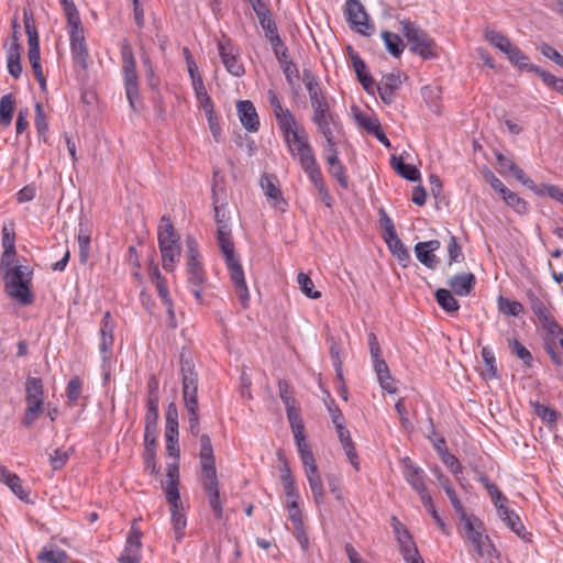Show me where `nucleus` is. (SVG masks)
Wrapping results in <instances>:
<instances>
[{
    "instance_id": "412c9836",
    "label": "nucleus",
    "mask_w": 563,
    "mask_h": 563,
    "mask_svg": "<svg viewBox=\"0 0 563 563\" xmlns=\"http://www.w3.org/2000/svg\"><path fill=\"white\" fill-rule=\"evenodd\" d=\"M498 516L525 542L531 541V533L527 532L520 517L505 504L498 506Z\"/></svg>"
},
{
    "instance_id": "72a5a7b5",
    "label": "nucleus",
    "mask_w": 563,
    "mask_h": 563,
    "mask_svg": "<svg viewBox=\"0 0 563 563\" xmlns=\"http://www.w3.org/2000/svg\"><path fill=\"white\" fill-rule=\"evenodd\" d=\"M547 330V335L544 338V350L551 356L553 363L555 365H562L563 361L561 356L556 353V349L559 346V339L563 336V329L558 323V331L553 330V333L550 329Z\"/></svg>"
},
{
    "instance_id": "e433bc0d",
    "label": "nucleus",
    "mask_w": 563,
    "mask_h": 563,
    "mask_svg": "<svg viewBox=\"0 0 563 563\" xmlns=\"http://www.w3.org/2000/svg\"><path fill=\"white\" fill-rule=\"evenodd\" d=\"M393 168L405 179L417 181L420 179V172L410 164H405L402 157L393 156L390 159Z\"/></svg>"
},
{
    "instance_id": "774afa93",
    "label": "nucleus",
    "mask_w": 563,
    "mask_h": 563,
    "mask_svg": "<svg viewBox=\"0 0 563 563\" xmlns=\"http://www.w3.org/2000/svg\"><path fill=\"white\" fill-rule=\"evenodd\" d=\"M269 43L280 65L291 60L288 56V48L280 37H275Z\"/></svg>"
},
{
    "instance_id": "a878e982",
    "label": "nucleus",
    "mask_w": 563,
    "mask_h": 563,
    "mask_svg": "<svg viewBox=\"0 0 563 563\" xmlns=\"http://www.w3.org/2000/svg\"><path fill=\"white\" fill-rule=\"evenodd\" d=\"M402 81L399 74L384 75L376 89L384 103L390 104L395 100V91L400 88Z\"/></svg>"
},
{
    "instance_id": "f704fd0d",
    "label": "nucleus",
    "mask_w": 563,
    "mask_h": 563,
    "mask_svg": "<svg viewBox=\"0 0 563 563\" xmlns=\"http://www.w3.org/2000/svg\"><path fill=\"white\" fill-rule=\"evenodd\" d=\"M178 236L175 233L173 224L167 220L165 217L162 218V224L158 228V246L159 251L163 250V247H169L172 245H177Z\"/></svg>"
},
{
    "instance_id": "a18cd8bd",
    "label": "nucleus",
    "mask_w": 563,
    "mask_h": 563,
    "mask_svg": "<svg viewBox=\"0 0 563 563\" xmlns=\"http://www.w3.org/2000/svg\"><path fill=\"white\" fill-rule=\"evenodd\" d=\"M485 38L504 54L514 45L508 37L495 30H486Z\"/></svg>"
},
{
    "instance_id": "aec40b11",
    "label": "nucleus",
    "mask_w": 563,
    "mask_h": 563,
    "mask_svg": "<svg viewBox=\"0 0 563 563\" xmlns=\"http://www.w3.org/2000/svg\"><path fill=\"white\" fill-rule=\"evenodd\" d=\"M441 246L439 240H430L418 242L415 245V254L417 260L430 269H434L439 264V258L434 254Z\"/></svg>"
},
{
    "instance_id": "13d9d810",
    "label": "nucleus",
    "mask_w": 563,
    "mask_h": 563,
    "mask_svg": "<svg viewBox=\"0 0 563 563\" xmlns=\"http://www.w3.org/2000/svg\"><path fill=\"white\" fill-rule=\"evenodd\" d=\"M165 434H178V411L174 402L169 404L166 410Z\"/></svg>"
},
{
    "instance_id": "c85d7f7f",
    "label": "nucleus",
    "mask_w": 563,
    "mask_h": 563,
    "mask_svg": "<svg viewBox=\"0 0 563 563\" xmlns=\"http://www.w3.org/2000/svg\"><path fill=\"white\" fill-rule=\"evenodd\" d=\"M325 161L329 165L330 175L335 178L342 188H347V177L343 165L339 161L336 146H333L332 151H325Z\"/></svg>"
},
{
    "instance_id": "4be33fe9",
    "label": "nucleus",
    "mask_w": 563,
    "mask_h": 563,
    "mask_svg": "<svg viewBox=\"0 0 563 563\" xmlns=\"http://www.w3.org/2000/svg\"><path fill=\"white\" fill-rule=\"evenodd\" d=\"M529 305L533 313L538 317L543 329H550L558 331V322L547 308L542 299H540L534 292L528 291Z\"/></svg>"
},
{
    "instance_id": "e2e57ef3",
    "label": "nucleus",
    "mask_w": 563,
    "mask_h": 563,
    "mask_svg": "<svg viewBox=\"0 0 563 563\" xmlns=\"http://www.w3.org/2000/svg\"><path fill=\"white\" fill-rule=\"evenodd\" d=\"M279 397L286 408L295 407L296 400L290 384L286 380L278 382Z\"/></svg>"
},
{
    "instance_id": "5fc2aeb1",
    "label": "nucleus",
    "mask_w": 563,
    "mask_h": 563,
    "mask_svg": "<svg viewBox=\"0 0 563 563\" xmlns=\"http://www.w3.org/2000/svg\"><path fill=\"white\" fill-rule=\"evenodd\" d=\"M297 282H298V285L300 287V290L308 298L318 299V298L321 297V292L318 291V290H314L313 282L311 280V278L307 274L300 272L297 275Z\"/></svg>"
},
{
    "instance_id": "a211bd4d",
    "label": "nucleus",
    "mask_w": 563,
    "mask_h": 563,
    "mask_svg": "<svg viewBox=\"0 0 563 563\" xmlns=\"http://www.w3.org/2000/svg\"><path fill=\"white\" fill-rule=\"evenodd\" d=\"M142 531L134 519L128 534L124 550L119 558L120 563H141Z\"/></svg>"
},
{
    "instance_id": "423d86ee",
    "label": "nucleus",
    "mask_w": 563,
    "mask_h": 563,
    "mask_svg": "<svg viewBox=\"0 0 563 563\" xmlns=\"http://www.w3.org/2000/svg\"><path fill=\"white\" fill-rule=\"evenodd\" d=\"M26 407L21 419L24 428H31L44 411V386L38 377H27L25 382Z\"/></svg>"
},
{
    "instance_id": "c756f323",
    "label": "nucleus",
    "mask_w": 563,
    "mask_h": 563,
    "mask_svg": "<svg viewBox=\"0 0 563 563\" xmlns=\"http://www.w3.org/2000/svg\"><path fill=\"white\" fill-rule=\"evenodd\" d=\"M404 476L407 483L416 490L423 492L426 487V473L422 468L416 466L409 460L405 461Z\"/></svg>"
},
{
    "instance_id": "09e8293b",
    "label": "nucleus",
    "mask_w": 563,
    "mask_h": 563,
    "mask_svg": "<svg viewBox=\"0 0 563 563\" xmlns=\"http://www.w3.org/2000/svg\"><path fill=\"white\" fill-rule=\"evenodd\" d=\"M219 170L213 172V181H212V205L213 209H217V206H224L227 192L224 186L219 180Z\"/></svg>"
},
{
    "instance_id": "37998d69",
    "label": "nucleus",
    "mask_w": 563,
    "mask_h": 563,
    "mask_svg": "<svg viewBox=\"0 0 563 563\" xmlns=\"http://www.w3.org/2000/svg\"><path fill=\"white\" fill-rule=\"evenodd\" d=\"M290 154L310 147L309 136L306 130L295 132L288 140H284Z\"/></svg>"
},
{
    "instance_id": "79ce46f5",
    "label": "nucleus",
    "mask_w": 563,
    "mask_h": 563,
    "mask_svg": "<svg viewBox=\"0 0 563 563\" xmlns=\"http://www.w3.org/2000/svg\"><path fill=\"white\" fill-rule=\"evenodd\" d=\"M435 299L439 306L449 313H454L459 310V301L454 298L452 292L448 289L441 288L435 291Z\"/></svg>"
},
{
    "instance_id": "393cba45",
    "label": "nucleus",
    "mask_w": 563,
    "mask_h": 563,
    "mask_svg": "<svg viewBox=\"0 0 563 563\" xmlns=\"http://www.w3.org/2000/svg\"><path fill=\"white\" fill-rule=\"evenodd\" d=\"M179 468L177 464L167 465V479L163 484V488L166 495V499L169 506L175 504H183L180 500L179 489Z\"/></svg>"
},
{
    "instance_id": "680f3d73",
    "label": "nucleus",
    "mask_w": 563,
    "mask_h": 563,
    "mask_svg": "<svg viewBox=\"0 0 563 563\" xmlns=\"http://www.w3.org/2000/svg\"><path fill=\"white\" fill-rule=\"evenodd\" d=\"M41 563H67V555L59 549H52L38 554Z\"/></svg>"
},
{
    "instance_id": "58836bf2",
    "label": "nucleus",
    "mask_w": 563,
    "mask_h": 563,
    "mask_svg": "<svg viewBox=\"0 0 563 563\" xmlns=\"http://www.w3.org/2000/svg\"><path fill=\"white\" fill-rule=\"evenodd\" d=\"M15 107V98L12 93H7L0 99V124L9 126L12 121Z\"/></svg>"
},
{
    "instance_id": "603ef678",
    "label": "nucleus",
    "mask_w": 563,
    "mask_h": 563,
    "mask_svg": "<svg viewBox=\"0 0 563 563\" xmlns=\"http://www.w3.org/2000/svg\"><path fill=\"white\" fill-rule=\"evenodd\" d=\"M508 343L511 353L521 360L526 366L531 367L533 357L530 351L526 349L517 339H509Z\"/></svg>"
},
{
    "instance_id": "c03bdc74",
    "label": "nucleus",
    "mask_w": 563,
    "mask_h": 563,
    "mask_svg": "<svg viewBox=\"0 0 563 563\" xmlns=\"http://www.w3.org/2000/svg\"><path fill=\"white\" fill-rule=\"evenodd\" d=\"M192 88L200 107L205 111L210 112L213 109V102L207 92L202 78H197L196 82L192 84Z\"/></svg>"
},
{
    "instance_id": "ea45409f",
    "label": "nucleus",
    "mask_w": 563,
    "mask_h": 563,
    "mask_svg": "<svg viewBox=\"0 0 563 563\" xmlns=\"http://www.w3.org/2000/svg\"><path fill=\"white\" fill-rule=\"evenodd\" d=\"M309 487L312 492V496L314 501L320 505L323 501L324 490L322 479L318 473V468L313 471H308L305 473Z\"/></svg>"
},
{
    "instance_id": "2f4dec72",
    "label": "nucleus",
    "mask_w": 563,
    "mask_h": 563,
    "mask_svg": "<svg viewBox=\"0 0 563 563\" xmlns=\"http://www.w3.org/2000/svg\"><path fill=\"white\" fill-rule=\"evenodd\" d=\"M336 430L339 440L345 451V454L351 463V465L358 471L360 470V462H358V455L356 453L354 443L351 439L350 431L344 426H339Z\"/></svg>"
},
{
    "instance_id": "473e14b6",
    "label": "nucleus",
    "mask_w": 563,
    "mask_h": 563,
    "mask_svg": "<svg viewBox=\"0 0 563 563\" xmlns=\"http://www.w3.org/2000/svg\"><path fill=\"white\" fill-rule=\"evenodd\" d=\"M170 521L176 541H181L185 537V528L187 519L183 504H175L170 506Z\"/></svg>"
},
{
    "instance_id": "2eb2a0df",
    "label": "nucleus",
    "mask_w": 563,
    "mask_h": 563,
    "mask_svg": "<svg viewBox=\"0 0 563 563\" xmlns=\"http://www.w3.org/2000/svg\"><path fill=\"white\" fill-rule=\"evenodd\" d=\"M227 267L230 272V277L232 283L234 284L235 294L238 298L240 299L243 308L247 307L249 303V289L245 283L244 278V272L243 268L239 262V258L235 256V254L224 256Z\"/></svg>"
},
{
    "instance_id": "9b49d317",
    "label": "nucleus",
    "mask_w": 563,
    "mask_h": 563,
    "mask_svg": "<svg viewBox=\"0 0 563 563\" xmlns=\"http://www.w3.org/2000/svg\"><path fill=\"white\" fill-rule=\"evenodd\" d=\"M122 68L124 74L125 93L131 108L134 109V100L139 98V84L135 59L130 45L124 44L121 51Z\"/></svg>"
},
{
    "instance_id": "bb28decb",
    "label": "nucleus",
    "mask_w": 563,
    "mask_h": 563,
    "mask_svg": "<svg viewBox=\"0 0 563 563\" xmlns=\"http://www.w3.org/2000/svg\"><path fill=\"white\" fill-rule=\"evenodd\" d=\"M476 278L472 273H461L451 277L448 285L457 296H468L474 289Z\"/></svg>"
},
{
    "instance_id": "338daca9",
    "label": "nucleus",
    "mask_w": 563,
    "mask_h": 563,
    "mask_svg": "<svg viewBox=\"0 0 563 563\" xmlns=\"http://www.w3.org/2000/svg\"><path fill=\"white\" fill-rule=\"evenodd\" d=\"M533 410L534 413L541 418L543 421H547L549 423H554L558 420V412L550 408L549 406H545L543 404L534 402L533 404Z\"/></svg>"
},
{
    "instance_id": "7c9ffc66",
    "label": "nucleus",
    "mask_w": 563,
    "mask_h": 563,
    "mask_svg": "<svg viewBox=\"0 0 563 563\" xmlns=\"http://www.w3.org/2000/svg\"><path fill=\"white\" fill-rule=\"evenodd\" d=\"M509 62L520 70L538 73L540 67L530 63L529 57L517 46L512 45L506 53Z\"/></svg>"
},
{
    "instance_id": "052dcab7",
    "label": "nucleus",
    "mask_w": 563,
    "mask_h": 563,
    "mask_svg": "<svg viewBox=\"0 0 563 563\" xmlns=\"http://www.w3.org/2000/svg\"><path fill=\"white\" fill-rule=\"evenodd\" d=\"M291 156L298 162L302 169L317 164V158L312 146L297 151L296 153L291 154Z\"/></svg>"
},
{
    "instance_id": "3c124183",
    "label": "nucleus",
    "mask_w": 563,
    "mask_h": 563,
    "mask_svg": "<svg viewBox=\"0 0 563 563\" xmlns=\"http://www.w3.org/2000/svg\"><path fill=\"white\" fill-rule=\"evenodd\" d=\"M398 540L400 542V552L405 561L411 560L420 555L416 544L413 543L411 537L408 534L407 531H404V534L399 536Z\"/></svg>"
},
{
    "instance_id": "49530a36",
    "label": "nucleus",
    "mask_w": 563,
    "mask_h": 563,
    "mask_svg": "<svg viewBox=\"0 0 563 563\" xmlns=\"http://www.w3.org/2000/svg\"><path fill=\"white\" fill-rule=\"evenodd\" d=\"M382 37L385 42L386 48L393 56L398 57L402 53L405 46L399 35L384 31L382 33Z\"/></svg>"
},
{
    "instance_id": "a19ab883",
    "label": "nucleus",
    "mask_w": 563,
    "mask_h": 563,
    "mask_svg": "<svg viewBox=\"0 0 563 563\" xmlns=\"http://www.w3.org/2000/svg\"><path fill=\"white\" fill-rule=\"evenodd\" d=\"M385 242L387 243L388 249L390 250L393 255H395L399 263L406 267L410 262V254L408 250L405 247L401 240L398 238V235L385 240Z\"/></svg>"
},
{
    "instance_id": "bf43d9fd",
    "label": "nucleus",
    "mask_w": 563,
    "mask_h": 563,
    "mask_svg": "<svg viewBox=\"0 0 563 563\" xmlns=\"http://www.w3.org/2000/svg\"><path fill=\"white\" fill-rule=\"evenodd\" d=\"M159 298L162 299V302L166 308L167 324L170 329H175L177 327V321H176V316H175V311H174L173 300L169 296L168 289H161Z\"/></svg>"
},
{
    "instance_id": "69168bd1",
    "label": "nucleus",
    "mask_w": 563,
    "mask_h": 563,
    "mask_svg": "<svg viewBox=\"0 0 563 563\" xmlns=\"http://www.w3.org/2000/svg\"><path fill=\"white\" fill-rule=\"evenodd\" d=\"M537 75L540 76L544 85L563 96V78H558L551 73L543 70L542 68L539 69Z\"/></svg>"
},
{
    "instance_id": "0e129e2a",
    "label": "nucleus",
    "mask_w": 563,
    "mask_h": 563,
    "mask_svg": "<svg viewBox=\"0 0 563 563\" xmlns=\"http://www.w3.org/2000/svg\"><path fill=\"white\" fill-rule=\"evenodd\" d=\"M81 389H82V380L78 376L73 377L68 382L67 387H66V396H67L69 405H75L77 402L79 395L81 393Z\"/></svg>"
},
{
    "instance_id": "f8f14e48",
    "label": "nucleus",
    "mask_w": 563,
    "mask_h": 563,
    "mask_svg": "<svg viewBox=\"0 0 563 563\" xmlns=\"http://www.w3.org/2000/svg\"><path fill=\"white\" fill-rule=\"evenodd\" d=\"M344 13L352 30L363 35H371L373 26L368 23V15L360 0H347Z\"/></svg>"
},
{
    "instance_id": "6ab92c4d",
    "label": "nucleus",
    "mask_w": 563,
    "mask_h": 563,
    "mask_svg": "<svg viewBox=\"0 0 563 563\" xmlns=\"http://www.w3.org/2000/svg\"><path fill=\"white\" fill-rule=\"evenodd\" d=\"M261 187L274 209L279 211L286 210L287 202L283 197L282 190L276 185V178L274 176L264 174L261 177Z\"/></svg>"
},
{
    "instance_id": "4c0bfd02",
    "label": "nucleus",
    "mask_w": 563,
    "mask_h": 563,
    "mask_svg": "<svg viewBox=\"0 0 563 563\" xmlns=\"http://www.w3.org/2000/svg\"><path fill=\"white\" fill-rule=\"evenodd\" d=\"M161 252L163 268L167 272H173L176 267V264L179 262V257L181 254L180 244L172 245L169 247H163Z\"/></svg>"
},
{
    "instance_id": "0eeeda50",
    "label": "nucleus",
    "mask_w": 563,
    "mask_h": 563,
    "mask_svg": "<svg viewBox=\"0 0 563 563\" xmlns=\"http://www.w3.org/2000/svg\"><path fill=\"white\" fill-rule=\"evenodd\" d=\"M311 122L314 124L317 133L324 139V151H332V147L336 146L342 129L339 115L330 107L312 113Z\"/></svg>"
},
{
    "instance_id": "20e7f679",
    "label": "nucleus",
    "mask_w": 563,
    "mask_h": 563,
    "mask_svg": "<svg viewBox=\"0 0 563 563\" xmlns=\"http://www.w3.org/2000/svg\"><path fill=\"white\" fill-rule=\"evenodd\" d=\"M157 421H158V396L153 391L146 401L145 415V430H144V465L151 474L158 472L155 462V446L157 437Z\"/></svg>"
},
{
    "instance_id": "7ed1b4c3",
    "label": "nucleus",
    "mask_w": 563,
    "mask_h": 563,
    "mask_svg": "<svg viewBox=\"0 0 563 563\" xmlns=\"http://www.w3.org/2000/svg\"><path fill=\"white\" fill-rule=\"evenodd\" d=\"M180 373L183 378V398L187 412L189 432L197 437L199 433V415H198V374L194 369L191 362L180 360Z\"/></svg>"
},
{
    "instance_id": "4468645a",
    "label": "nucleus",
    "mask_w": 563,
    "mask_h": 563,
    "mask_svg": "<svg viewBox=\"0 0 563 563\" xmlns=\"http://www.w3.org/2000/svg\"><path fill=\"white\" fill-rule=\"evenodd\" d=\"M188 260H187V280L190 286H199L206 283V274L199 261V251L197 242L192 238L187 239Z\"/></svg>"
},
{
    "instance_id": "de8ad7c7",
    "label": "nucleus",
    "mask_w": 563,
    "mask_h": 563,
    "mask_svg": "<svg viewBox=\"0 0 563 563\" xmlns=\"http://www.w3.org/2000/svg\"><path fill=\"white\" fill-rule=\"evenodd\" d=\"M498 309L503 314L512 317H518L523 312V306L519 301L503 296L498 297Z\"/></svg>"
},
{
    "instance_id": "ddd939ff",
    "label": "nucleus",
    "mask_w": 563,
    "mask_h": 563,
    "mask_svg": "<svg viewBox=\"0 0 563 563\" xmlns=\"http://www.w3.org/2000/svg\"><path fill=\"white\" fill-rule=\"evenodd\" d=\"M218 49L225 69L235 77L244 75V66L240 62V52L229 38H222L218 42Z\"/></svg>"
},
{
    "instance_id": "8fccbe9b",
    "label": "nucleus",
    "mask_w": 563,
    "mask_h": 563,
    "mask_svg": "<svg viewBox=\"0 0 563 563\" xmlns=\"http://www.w3.org/2000/svg\"><path fill=\"white\" fill-rule=\"evenodd\" d=\"M506 192L507 194H504L501 198L507 206L512 208L519 214H526L528 212V203L526 200L509 189H507Z\"/></svg>"
},
{
    "instance_id": "4d7b16f0",
    "label": "nucleus",
    "mask_w": 563,
    "mask_h": 563,
    "mask_svg": "<svg viewBox=\"0 0 563 563\" xmlns=\"http://www.w3.org/2000/svg\"><path fill=\"white\" fill-rule=\"evenodd\" d=\"M35 128L40 140L46 142L48 124L41 103H36L35 106Z\"/></svg>"
},
{
    "instance_id": "f3484780",
    "label": "nucleus",
    "mask_w": 563,
    "mask_h": 563,
    "mask_svg": "<svg viewBox=\"0 0 563 563\" xmlns=\"http://www.w3.org/2000/svg\"><path fill=\"white\" fill-rule=\"evenodd\" d=\"M302 80L309 95L312 113H317L318 111H322L331 107L325 92L322 90L320 84L311 71L305 70Z\"/></svg>"
},
{
    "instance_id": "f03ea898",
    "label": "nucleus",
    "mask_w": 563,
    "mask_h": 563,
    "mask_svg": "<svg viewBox=\"0 0 563 563\" xmlns=\"http://www.w3.org/2000/svg\"><path fill=\"white\" fill-rule=\"evenodd\" d=\"M200 466H201V484L208 497L209 505L216 518L221 519L223 516L222 501L220 498L219 481L216 470V460L213 448L208 434L200 435Z\"/></svg>"
},
{
    "instance_id": "5701e85b",
    "label": "nucleus",
    "mask_w": 563,
    "mask_h": 563,
    "mask_svg": "<svg viewBox=\"0 0 563 563\" xmlns=\"http://www.w3.org/2000/svg\"><path fill=\"white\" fill-rule=\"evenodd\" d=\"M69 35L73 58L75 63L85 69L88 66L89 54L85 42L84 31L82 29L70 30Z\"/></svg>"
},
{
    "instance_id": "9d476101",
    "label": "nucleus",
    "mask_w": 563,
    "mask_h": 563,
    "mask_svg": "<svg viewBox=\"0 0 563 563\" xmlns=\"http://www.w3.org/2000/svg\"><path fill=\"white\" fill-rule=\"evenodd\" d=\"M369 353L373 362V367L376 373L380 387L389 394L397 391L393 384V378L388 368L387 363L382 357V349L378 343L377 336L374 332H369L368 335Z\"/></svg>"
},
{
    "instance_id": "dca6fc26",
    "label": "nucleus",
    "mask_w": 563,
    "mask_h": 563,
    "mask_svg": "<svg viewBox=\"0 0 563 563\" xmlns=\"http://www.w3.org/2000/svg\"><path fill=\"white\" fill-rule=\"evenodd\" d=\"M214 219L218 225L217 241L224 256L234 254V244L231 239V229L229 217L225 213L224 206H217Z\"/></svg>"
},
{
    "instance_id": "6e6552de",
    "label": "nucleus",
    "mask_w": 563,
    "mask_h": 563,
    "mask_svg": "<svg viewBox=\"0 0 563 563\" xmlns=\"http://www.w3.org/2000/svg\"><path fill=\"white\" fill-rule=\"evenodd\" d=\"M401 25L402 33L407 38L410 49L415 54L420 55L424 59L434 58L437 56V45L428 33L410 21H404Z\"/></svg>"
},
{
    "instance_id": "c9c22d12",
    "label": "nucleus",
    "mask_w": 563,
    "mask_h": 563,
    "mask_svg": "<svg viewBox=\"0 0 563 563\" xmlns=\"http://www.w3.org/2000/svg\"><path fill=\"white\" fill-rule=\"evenodd\" d=\"M20 52L21 45L19 43H11L7 51L8 71L15 79L19 78L22 73Z\"/></svg>"
},
{
    "instance_id": "6e6d98bb",
    "label": "nucleus",
    "mask_w": 563,
    "mask_h": 563,
    "mask_svg": "<svg viewBox=\"0 0 563 563\" xmlns=\"http://www.w3.org/2000/svg\"><path fill=\"white\" fill-rule=\"evenodd\" d=\"M481 355L486 366L484 375L489 379L495 378L497 376V367L494 352L485 346L482 349Z\"/></svg>"
},
{
    "instance_id": "cd10ccee",
    "label": "nucleus",
    "mask_w": 563,
    "mask_h": 563,
    "mask_svg": "<svg viewBox=\"0 0 563 563\" xmlns=\"http://www.w3.org/2000/svg\"><path fill=\"white\" fill-rule=\"evenodd\" d=\"M113 329L114 323L111 317V313L107 311L103 314L101 325H100V335H101V343H100V352L102 354L103 361L108 358L107 353L111 350L114 339H113Z\"/></svg>"
},
{
    "instance_id": "b1692460",
    "label": "nucleus",
    "mask_w": 563,
    "mask_h": 563,
    "mask_svg": "<svg viewBox=\"0 0 563 563\" xmlns=\"http://www.w3.org/2000/svg\"><path fill=\"white\" fill-rule=\"evenodd\" d=\"M240 121L249 132H257L260 119L254 104L250 100H241L236 103Z\"/></svg>"
},
{
    "instance_id": "39448f33",
    "label": "nucleus",
    "mask_w": 563,
    "mask_h": 563,
    "mask_svg": "<svg viewBox=\"0 0 563 563\" xmlns=\"http://www.w3.org/2000/svg\"><path fill=\"white\" fill-rule=\"evenodd\" d=\"M460 520V532L474 548L481 558L493 556L496 551L489 537L485 534L483 522L473 515H466Z\"/></svg>"
},
{
    "instance_id": "1a4fd4ad",
    "label": "nucleus",
    "mask_w": 563,
    "mask_h": 563,
    "mask_svg": "<svg viewBox=\"0 0 563 563\" xmlns=\"http://www.w3.org/2000/svg\"><path fill=\"white\" fill-rule=\"evenodd\" d=\"M267 97L284 140H288L295 132L305 130L297 121L295 114L283 106L282 100L274 90H268Z\"/></svg>"
},
{
    "instance_id": "864d4df0",
    "label": "nucleus",
    "mask_w": 563,
    "mask_h": 563,
    "mask_svg": "<svg viewBox=\"0 0 563 563\" xmlns=\"http://www.w3.org/2000/svg\"><path fill=\"white\" fill-rule=\"evenodd\" d=\"M64 13L67 19V23L70 26V30L81 29L80 27V18L77 11V8L73 0H62Z\"/></svg>"
},
{
    "instance_id": "f257e3e1",
    "label": "nucleus",
    "mask_w": 563,
    "mask_h": 563,
    "mask_svg": "<svg viewBox=\"0 0 563 563\" xmlns=\"http://www.w3.org/2000/svg\"><path fill=\"white\" fill-rule=\"evenodd\" d=\"M15 249H4L1 256V267L4 271L7 295L27 306L33 302V295L30 289L33 272L26 265L13 266Z\"/></svg>"
}]
</instances>
